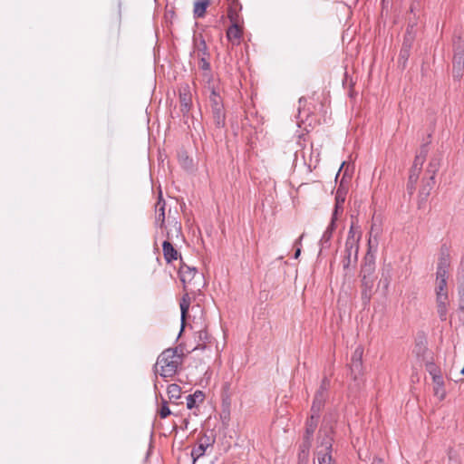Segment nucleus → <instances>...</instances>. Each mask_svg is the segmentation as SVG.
<instances>
[{"label":"nucleus","instance_id":"51","mask_svg":"<svg viewBox=\"0 0 464 464\" xmlns=\"http://www.w3.org/2000/svg\"><path fill=\"white\" fill-rule=\"evenodd\" d=\"M372 464H383V461L379 458H375L372 461Z\"/></svg>","mask_w":464,"mask_h":464},{"label":"nucleus","instance_id":"9","mask_svg":"<svg viewBox=\"0 0 464 464\" xmlns=\"http://www.w3.org/2000/svg\"><path fill=\"white\" fill-rule=\"evenodd\" d=\"M198 275V270L195 266H189L183 263L182 258L180 257V266L179 268V276L183 284L184 289H187L188 285H190L193 279Z\"/></svg>","mask_w":464,"mask_h":464},{"label":"nucleus","instance_id":"35","mask_svg":"<svg viewBox=\"0 0 464 464\" xmlns=\"http://www.w3.org/2000/svg\"><path fill=\"white\" fill-rule=\"evenodd\" d=\"M159 414L160 416L161 419H165L167 418L168 416H169L171 414V411L168 406V402L166 400L162 399V404H161V407L159 411Z\"/></svg>","mask_w":464,"mask_h":464},{"label":"nucleus","instance_id":"41","mask_svg":"<svg viewBox=\"0 0 464 464\" xmlns=\"http://www.w3.org/2000/svg\"><path fill=\"white\" fill-rule=\"evenodd\" d=\"M345 201V192L338 188L335 194V202L339 205H343Z\"/></svg>","mask_w":464,"mask_h":464},{"label":"nucleus","instance_id":"28","mask_svg":"<svg viewBox=\"0 0 464 464\" xmlns=\"http://www.w3.org/2000/svg\"><path fill=\"white\" fill-rule=\"evenodd\" d=\"M167 393L171 401L179 400L181 396V388L176 383H171L167 388Z\"/></svg>","mask_w":464,"mask_h":464},{"label":"nucleus","instance_id":"8","mask_svg":"<svg viewBox=\"0 0 464 464\" xmlns=\"http://www.w3.org/2000/svg\"><path fill=\"white\" fill-rule=\"evenodd\" d=\"M450 267V256L448 248L442 246L436 267L435 280H448Z\"/></svg>","mask_w":464,"mask_h":464},{"label":"nucleus","instance_id":"47","mask_svg":"<svg viewBox=\"0 0 464 464\" xmlns=\"http://www.w3.org/2000/svg\"><path fill=\"white\" fill-rule=\"evenodd\" d=\"M183 164L185 168L189 169L192 167V160H189L188 157L185 158Z\"/></svg>","mask_w":464,"mask_h":464},{"label":"nucleus","instance_id":"14","mask_svg":"<svg viewBox=\"0 0 464 464\" xmlns=\"http://www.w3.org/2000/svg\"><path fill=\"white\" fill-rule=\"evenodd\" d=\"M437 313L440 321L447 320L448 307L450 305L449 296H436Z\"/></svg>","mask_w":464,"mask_h":464},{"label":"nucleus","instance_id":"49","mask_svg":"<svg viewBox=\"0 0 464 464\" xmlns=\"http://www.w3.org/2000/svg\"><path fill=\"white\" fill-rule=\"evenodd\" d=\"M351 236H353L354 237H355V232H354V230H353V225L351 226V227H350V229H349L348 237H350Z\"/></svg>","mask_w":464,"mask_h":464},{"label":"nucleus","instance_id":"4","mask_svg":"<svg viewBox=\"0 0 464 464\" xmlns=\"http://www.w3.org/2000/svg\"><path fill=\"white\" fill-rule=\"evenodd\" d=\"M331 386V381L328 377L324 376L321 381L319 388L316 390L314 400L311 406V412L314 414H320L322 410L324 408L325 401L329 396V389Z\"/></svg>","mask_w":464,"mask_h":464},{"label":"nucleus","instance_id":"48","mask_svg":"<svg viewBox=\"0 0 464 464\" xmlns=\"http://www.w3.org/2000/svg\"><path fill=\"white\" fill-rule=\"evenodd\" d=\"M301 255V247L300 246H297L295 248V255H294V257L295 259H297L299 257V256Z\"/></svg>","mask_w":464,"mask_h":464},{"label":"nucleus","instance_id":"43","mask_svg":"<svg viewBox=\"0 0 464 464\" xmlns=\"http://www.w3.org/2000/svg\"><path fill=\"white\" fill-rule=\"evenodd\" d=\"M198 338H199L200 341L203 342V343H205L208 340V338H209L208 332L205 331V330L199 331L198 332Z\"/></svg>","mask_w":464,"mask_h":464},{"label":"nucleus","instance_id":"38","mask_svg":"<svg viewBox=\"0 0 464 464\" xmlns=\"http://www.w3.org/2000/svg\"><path fill=\"white\" fill-rule=\"evenodd\" d=\"M208 57V56H201L199 58V68L204 72H210L211 69Z\"/></svg>","mask_w":464,"mask_h":464},{"label":"nucleus","instance_id":"11","mask_svg":"<svg viewBox=\"0 0 464 464\" xmlns=\"http://www.w3.org/2000/svg\"><path fill=\"white\" fill-rule=\"evenodd\" d=\"M375 257L368 252L364 256L363 263L361 267L360 276L363 278L376 279L375 276Z\"/></svg>","mask_w":464,"mask_h":464},{"label":"nucleus","instance_id":"3","mask_svg":"<svg viewBox=\"0 0 464 464\" xmlns=\"http://www.w3.org/2000/svg\"><path fill=\"white\" fill-rule=\"evenodd\" d=\"M210 109L213 123L216 129L221 130L226 127V111L221 96L215 88L211 90L209 95Z\"/></svg>","mask_w":464,"mask_h":464},{"label":"nucleus","instance_id":"1","mask_svg":"<svg viewBox=\"0 0 464 464\" xmlns=\"http://www.w3.org/2000/svg\"><path fill=\"white\" fill-rule=\"evenodd\" d=\"M183 362V353L178 348L164 350L158 357L156 372L163 378L174 376Z\"/></svg>","mask_w":464,"mask_h":464},{"label":"nucleus","instance_id":"30","mask_svg":"<svg viewBox=\"0 0 464 464\" xmlns=\"http://www.w3.org/2000/svg\"><path fill=\"white\" fill-rule=\"evenodd\" d=\"M189 304H190L189 297H188V295H185L182 297V300H181L180 304H179L180 305V311H181L182 325L184 324L186 316H187V314L188 313Z\"/></svg>","mask_w":464,"mask_h":464},{"label":"nucleus","instance_id":"50","mask_svg":"<svg viewBox=\"0 0 464 464\" xmlns=\"http://www.w3.org/2000/svg\"><path fill=\"white\" fill-rule=\"evenodd\" d=\"M174 227H175V230H176L177 234H179L181 230V226L179 224H178L177 222H175Z\"/></svg>","mask_w":464,"mask_h":464},{"label":"nucleus","instance_id":"29","mask_svg":"<svg viewBox=\"0 0 464 464\" xmlns=\"http://www.w3.org/2000/svg\"><path fill=\"white\" fill-rule=\"evenodd\" d=\"M195 49L198 51V55L201 56H209V53L208 51L206 41L203 37H200L199 40H194Z\"/></svg>","mask_w":464,"mask_h":464},{"label":"nucleus","instance_id":"10","mask_svg":"<svg viewBox=\"0 0 464 464\" xmlns=\"http://www.w3.org/2000/svg\"><path fill=\"white\" fill-rule=\"evenodd\" d=\"M375 279L361 277V298L363 307L370 304Z\"/></svg>","mask_w":464,"mask_h":464},{"label":"nucleus","instance_id":"26","mask_svg":"<svg viewBox=\"0 0 464 464\" xmlns=\"http://www.w3.org/2000/svg\"><path fill=\"white\" fill-rule=\"evenodd\" d=\"M311 443H312V439L306 438L305 436H304V440L300 446V450H299V454H298L299 459L301 461L307 459Z\"/></svg>","mask_w":464,"mask_h":464},{"label":"nucleus","instance_id":"27","mask_svg":"<svg viewBox=\"0 0 464 464\" xmlns=\"http://www.w3.org/2000/svg\"><path fill=\"white\" fill-rule=\"evenodd\" d=\"M412 30H413V25H408L405 35H404L403 43L401 45L402 48H407V49L411 50V47H412V44H413V42L415 39V34L412 32Z\"/></svg>","mask_w":464,"mask_h":464},{"label":"nucleus","instance_id":"33","mask_svg":"<svg viewBox=\"0 0 464 464\" xmlns=\"http://www.w3.org/2000/svg\"><path fill=\"white\" fill-rule=\"evenodd\" d=\"M227 17L228 19L230 20L231 22V24H239L240 21H241V16L240 14H238V12L232 6H229L228 10H227Z\"/></svg>","mask_w":464,"mask_h":464},{"label":"nucleus","instance_id":"36","mask_svg":"<svg viewBox=\"0 0 464 464\" xmlns=\"http://www.w3.org/2000/svg\"><path fill=\"white\" fill-rule=\"evenodd\" d=\"M438 169H439V162L437 161V160H431L430 162L429 163L428 171L432 173V175L430 176V180L432 183L434 182V176H435Z\"/></svg>","mask_w":464,"mask_h":464},{"label":"nucleus","instance_id":"53","mask_svg":"<svg viewBox=\"0 0 464 464\" xmlns=\"http://www.w3.org/2000/svg\"><path fill=\"white\" fill-rule=\"evenodd\" d=\"M460 373L464 374V367L461 369Z\"/></svg>","mask_w":464,"mask_h":464},{"label":"nucleus","instance_id":"44","mask_svg":"<svg viewBox=\"0 0 464 464\" xmlns=\"http://www.w3.org/2000/svg\"><path fill=\"white\" fill-rule=\"evenodd\" d=\"M458 294L460 300H464V282L460 285H459Z\"/></svg>","mask_w":464,"mask_h":464},{"label":"nucleus","instance_id":"37","mask_svg":"<svg viewBox=\"0 0 464 464\" xmlns=\"http://www.w3.org/2000/svg\"><path fill=\"white\" fill-rule=\"evenodd\" d=\"M363 349L358 346L353 353L351 362H362Z\"/></svg>","mask_w":464,"mask_h":464},{"label":"nucleus","instance_id":"5","mask_svg":"<svg viewBox=\"0 0 464 464\" xmlns=\"http://www.w3.org/2000/svg\"><path fill=\"white\" fill-rule=\"evenodd\" d=\"M359 238L360 237H354L351 236L346 238L345 241V249H344V256L342 261L343 267L344 270L349 269L352 265H355L358 258V250H359Z\"/></svg>","mask_w":464,"mask_h":464},{"label":"nucleus","instance_id":"23","mask_svg":"<svg viewBox=\"0 0 464 464\" xmlns=\"http://www.w3.org/2000/svg\"><path fill=\"white\" fill-rule=\"evenodd\" d=\"M318 464H336L335 460L332 457V451H325L323 449L316 450Z\"/></svg>","mask_w":464,"mask_h":464},{"label":"nucleus","instance_id":"21","mask_svg":"<svg viewBox=\"0 0 464 464\" xmlns=\"http://www.w3.org/2000/svg\"><path fill=\"white\" fill-rule=\"evenodd\" d=\"M204 392L197 390L194 393L187 396V408L189 410L195 408L198 402H202L204 401Z\"/></svg>","mask_w":464,"mask_h":464},{"label":"nucleus","instance_id":"18","mask_svg":"<svg viewBox=\"0 0 464 464\" xmlns=\"http://www.w3.org/2000/svg\"><path fill=\"white\" fill-rule=\"evenodd\" d=\"M227 37L233 44H238L242 37V29L239 24H232L227 30Z\"/></svg>","mask_w":464,"mask_h":464},{"label":"nucleus","instance_id":"40","mask_svg":"<svg viewBox=\"0 0 464 464\" xmlns=\"http://www.w3.org/2000/svg\"><path fill=\"white\" fill-rule=\"evenodd\" d=\"M448 457H449L450 462H452L454 464H460V459H459V455L457 454V452L454 451L453 450H449Z\"/></svg>","mask_w":464,"mask_h":464},{"label":"nucleus","instance_id":"7","mask_svg":"<svg viewBox=\"0 0 464 464\" xmlns=\"http://www.w3.org/2000/svg\"><path fill=\"white\" fill-rule=\"evenodd\" d=\"M334 428L333 425L323 424L317 434V450L333 451Z\"/></svg>","mask_w":464,"mask_h":464},{"label":"nucleus","instance_id":"46","mask_svg":"<svg viewBox=\"0 0 464 464\" xmlns=\"http://www.w3.org/2000/svg\"><path fill=\"white\" fill-rule=\"evenodd\" d=\"M304 234H302V235H301V236H300V237H299L295 241L294 246H295V248H296L297 246H300V247L302 246V240H303V238H304Z\"/></svg>","mask_w":464,"mask_h":464},{"label":"nucleus","instance_id":"15","mask_svg":"<svg viewBox=\"0 0 464 464\" xmlns=\"http://www.w3.org/2000/svg\"><path fill=\"white\" fill-rule=\"evenodd\" d=\"M351 377L356 385H360L362 382L363 375V363L362 362H351L350 363Z\"/></svg>","mask_w":464,"mask_h":464},{"label":"nucleus","instance_id":"2","mask_svg":"<svg viewBox=\"0 0 464 464\" xmlns=\"http://www.w3.org/2000/svg\"><path fill=\"white\" fill-rule=\"evenodd\" d=\"M452 44V75L456 81H460L464 72V39L460 35L454 34Z\"/></svg>","mask_w":464,"mask_h":464},{"label":"nucleus","instance_id":"12","mask_svg":"<svg viewBox=\"0 0 464 464\" xmlns=\"http://www.w3.org/2000/svg\"><path fill=\"white\" fill-rule=\"evenodd\" d=\"M171 237L169 232H167V239L163 241L162 243V251H163V256L165 261L169 264L174 260H177L179 256L177 249L173 246L172 243L170 242Z\"/></svg>","mask_w":464,"mask_h":464},{"label":"nucleus","instance_id":"32","mask_svg":"<svg viewBox=\"0 0 464 464\" xmlns=\"http://www.w3.org/2000/svg\"><path fill=\"white\" fill-rule=\"evenodd\" d=\"M410 53H411V49L402 48V47L401 48V51L399 53V58H398V63L402 68H404L406 66V63L410 57Z\"/></svg>","mask_w":464,"mask_h":464},{"label":"nucleus","instance_id":"16","mask_svg":"<svg viewBox=\"0 0 464 464\" xmlns=\"http://www.w3.org/2000/svg\"><path fill=\"white\" fill-rule=\"evenodd\" d=\"M334 229H335V223L334 221H331L320 239L319 245L321 246V251L323 249L330 247L331 239H332L333 233L334 231Z\"/></svg>","mask_w":464,"mask_h":464},{"label":"nucleus","instance_id":"20","mask_svg":"<svg viewBox=\"0 0 464 464\" xmlns=\"http://www.w3.org/2000/svg\"><path fill=\"white\" fill-rule=\"evenodd\" d=\"M209 0H197L194 3L193 14L195 18H202L205 16L208 6L209 5Z\"/></svg>","mask_w":464,"mask_h":464},{"label":"nucleus","instance_id":"19","mask_svg":"<svg viewBox=\"0 0 464 464\" xmlns=\"http://www.w3.org/2000/svg\"><path fill=\"white\" fill-rule=\"evenodd\" d=\"M155 223L161 228L165 224V201L162 199L161 196H160V198L156 204Z\"/></svg>","mask_w":464,"mask_h":464},{"label":"nucleus","instance_id":"13","mask_svg":"<svg viewBox=\"0 0 464 464\" xmlns=\"http://www.w3.org/2000/svg\"><path fill=\"white\" fill-rule=\"evenodd\" d=\"M179 102L180 111L185 116L189 112L192 106L191 93L188 85L179 90Z\"/></svg>","mask_w":464,"mask_h":464},{"label":"nucleus","instance_id":"34","mask_svg":"<svg viewBox=\"0 0 464 464\" xmlns=\"http://www.w3.org/2000/svg\"><path fill=\"white\" fill-rule=\"evenodd\" d=\"M427 371L431 375V378L433 379V376H442L440 370L437 367V365L434 362H428L426 364Z\"/></svg>","mask_w":464,"mask_h":464},{"label":"nucleus","instance_id":"24","mask_svg":"<svg viewBox=\"0 0 464 464\" xmlns=\"http://www.w3.org/2000/svg\"><path fill=\"white\" fill-rule=\"evenodd\" d=\"M435 296H449L448 280H435Z\"/></svg>","mask_w":464,"mask_h":464},{"label":"nucleus","instance_id":"39","mask_svg":"<svg viewBox=\"0 0 464 464\" xmlns=\"http://www.w3.org/2000/svg\"><path fill=\"white\" fill-rule=\"evenodd\" d=\"M343 211V205H339L338 203L335 202L334 208L332 218H331V221H334L335 223L337 220L338 214L342 213Z\"/></svg>","mask_w":464,"mask_h":464},{"label":"nucleus","instance_id":"45","mask_svg":"<svg viewBox=\"0 0 464 464\" xmlns=\"http://www.w3.org/2000/svg\"><path fill=\"white\" fill-rule=\"evenodd\" d=\"M306 102V99L304 97H301L298 101L299 107H298V114L299 116L302 114V105L303 103Z\"/></svg>","mask_w":464,"mask_h":464},{"label":"nucleus","instance_id":"17","mask_svg":"<svg viewBox=\"0 0 464 464\" xmlns=\"http://www.w3.org/2000/svg\"><path fill=\"white\" fill-rule=\"evenodd\" d=\"M320 419V414H314V412H311L310 417L307 419L305 422V433L304 436L306 438H313V435L316 430V427L318 425V421Z\"/></svg>","mask_w":464,"mask_h":464},{"label":"nucleus","instance_id":"25","mask_svg":"<svg viewBox=\"0 0 464 464\" xmlns=\"http://www.w3.org/2000/svg\"><path fill=\"white\" fill-rule=\"evenodd\" d=\"M426 155H427V149H426V146H423L421 148L420 153L415 157L413 165H412L411 170L420 171L422 164L425 161Z\"/></svg>","mask_w":464,"mask_h":464},{"label":"nucleus","instance_id":"22","mask_svg":"<svg viewBox=\"0 0 464 464\" xmlns=\"http://www.w3.org/2000/svg\"><path fill=\"white\" fill-rule=\"evenodd\" d=\"M433 383H434V394L440 398V400H443L446 396V392L444 389V380L442 376H433Z\"/></svg>","mask_w":464,"mask_h":464},{"label":"nucleus","instance_id":"6","mask_svg":"<svg viewBox=\"0 0 464 464\" xmlns=\"http://www.w3.org/2000/svg\"><path fill=\"white\" fill-rule=\"evenodd\" d=\"M216 442V436L213 431L210 434L204 433L198 438L197 444L191 450V457L193 463H195L199 458L203 457L209 447H213Z\"/></svg>","mask_w":464,"mask_h":464},{"label":"nucleus","instance_id":"42","mask_svg":"<svg viewBox=\"0 0 464 464\" xmlns=\"http://www.w3.org/2000/svg\"><path fill=\"white\" fill-rule=\"evenodd\" d=\"M415 349L418 355L423 353L426 350L425 340L418 341L416 343Z\"/></svg>","mask_w":464,"mask_h":464},{"label":"nucleus","instance_id":"31","mask_svg":"<svg viewBox=\"0 0 464 464\" xmlns=\"http://www.w3.org/2000/svg\"><path fill=\"white\" fill-rule=\"evenodd\" d=\"M420 172V171L410 170L407 188L408 190H410L411 193L415 189V185L419 179Z\"/></svg>","mask_w":464,"mask_h":464},{"label":"nucleus","instance_id":"52","mask_svg":"<svg viewBox=\"0 0 464 464\" xmlns=\"http://www.w3.org/2000/svg\"><path fill=\"white\" fill-rule=\"evenodd\" d=\"M384 285H385V287H387V286H388L389 282H388V280H387V279L385 280Z\"/></svg>","mask_w":464,"mask_h":464}]
</instances>
